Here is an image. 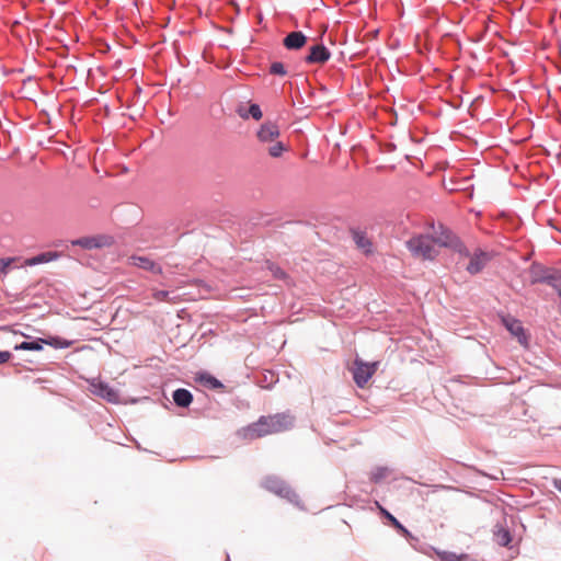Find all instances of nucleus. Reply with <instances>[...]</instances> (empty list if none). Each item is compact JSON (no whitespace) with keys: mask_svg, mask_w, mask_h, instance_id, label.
Listing matches in <instances>:
<instances>
[{"mask_svg":"<svg viewBox=\"0 0 561 561\" xmlns=\"http://www.w3.org/2000/svg\"><path fill=\"white\" fill-rule=\"evenodd\" d=\"M293 424L294 417L288 413L263 415L256 422L240 428L237 436L242 440H254L288 431L293 427Z\"/></svg>","mask_w":561,"mask_h":561,"instance_id":"1","label":"nucleus"},{"mask_svg":"<svg viewBox=\"0 0 561 561\" xmlns=\"http://www.w3.org/2000/svg\"><path fill=\"white\" fill-rule=\"evenodd\" d=\"M407 247L412 255L420 260H433L438 254V250L434 245V241L431 236L427 234L412 237L407 242Z\"/></svg>","mask_w":561,"mask_h":561,"instance_id":"2","label":"nucleus"},{"mask_svg":"<svg viewBox=\"0 0 561 561\" xmlns=\"http://www.w3.org/2000/svg\"><path fill=\"white\" fill-rule=\"evenodd\" d=\"M533 283H546L554 288L561 298V272L534 264L530 268Z\"/></svg>","mask_w":561,"mask_h":561,"instance_id":"3","label":"nucleus"},{"mask_svg":"<svg viewBox=\"0 0 561 561\" xmlns=\"http://www.w3.org/2000/svg\"><path fill=\"white\" fill-rule=\"evenodd\" d=\"M354 365V381L358 387L363 388L376 373L378 362L365 363L357 358L355 359Z\"/></svg>","mask_w":561,"mask_h":561,"instance_id":"4","label":"nucleus"},{"mask_svg":"<svg viewBox=\"0 0 561 561\" xmlns=\"http://www.w3.org/2000/svg\"><path fill=\"white\" fill-rule=\"evenodd\" d=\"M264 486L268 491L282 497H285L290 502H298V495L288 485H286L283 481L278 480L277 478H266L264 481Z\"/></svg>","mask_w":561,"mask_h":561,"instance_id":"5","label":"nucleus"},{"mask_svg":"<svg viewBox=\"0 0 561 561\" xmlns=\"http://www.w3.org/2000/svg\"><path fill=\"white\" fill-rule=\"evenodd\" d=\"M113 243L114 239L110 236L85 237L72 241V244L80 245L81 248L89 250L111 247Z\"/></svg>","mask_w":561,"mask_h":561,"instance_id":"6","label":"nucleus"},{"mask_svg":"<svg viewBox=\"0 0 561 561\" xmlns=\"http://www.w3.org/2000/svg\"><path fill=\"white\" fill-rule=\"evenodd\" d=\"M434 245L437 248H457L459 245L458 239L445 227L439 226L434 236H431Z\"/></svg>","mask_w":561,"mask_h":561,"instance_id":"7","label":"nucleus"},{"mask_svg":"<svg viewBox=\"0 0 561 561\" xmlns=\"http://www.w3.org/2000/svg\"><path fill=\"white\" fill-rule=\"evenodd\" d=\"M503 324L511 332L513 336L523 345H528V334L517 318H501Z\"/></svg>","mask_w":561,"mask_h":561,"instance_id":"8","label":"nucleus"},{"mask_svg":"<svg viewBox=\"0 0 561 561\" xmlns=\"http://www.w3.org/2000/svg\"><path fill=\"white\" fill-rule=\"evenodd\" d=\"M91 392L112 403L118 402L119 399L118 392L115 389L101 381L91 383Z\"/></svg>","mask_w":561,"mask_h":561,"instance_id":"9","label":"nucleus"},{"mask_svg":"<svg viewBox=\"0 0 561 561\" xmlns=\"http://www.w3.org/2000/svg\"><path fill=\"white\" fill-rule=\"evenodd\" d=\"M331 57V53L324 45H314L310 47L309 54L305 57L307 64H319L327 62Z\"/></svg>","mask_w":561,"mask_h":561,"instance_id":"10","label":"nucleus"},{"mask_svg":"<svg viewBox=\"0 0 561 561\" xmlns=\"http://www.w3.org/2000/svg\"><path fill=\"white\" fill-rule=\"evenodd\" d=\"M279 137V128L276 124L267 122L264 123L257 130V138L263 144H271Z\"/></svg>","mask_w":561,"mask_h":561,"instance_id":"11","label":"nucleus"},{"mask_svg":"<svg viewBox=\"0 0 561 561\" xmlns=\"http://www.w3.org/2000/svg\"><path fill=\"white\" fill-rule=\"evenodd\" d=\"M128 263L154 274H162V267L147 256L133 255L128 259Z\"/></svg>","mask_w":561,"mask_h":561,"instance_id":"12","label":"nucleus"},{"mask_svg":"<svg viewBox=\"0 0 561 561\" xmlns=\"http://www.w3.org/2000/svg\"><path fill=\"white\" fill-rule=\"evenodd\" d=\"M307 43V36L302 32H291L284 39L283 45L289 50H298Z\"/></svg>","mask_w":561,"mask_h":561,"instance_id":"13","label":"nucleus"},{"mask_svg":"<svg viewBox=\"0 0 561 561\" xmlns=\"http://www.w3.org/2000/svg\"><path fill=\"white\" fill-rule=\"evenodd\" d=\"M490 261V255L485 252L476 253L471 256L470 262L467 266V271L470 274H477L482 271L485 264Z\"/></svg>","mask_w":561,"mask_h":561,"instance_id":"14","label":"nucleus"},{"mask_svg":"<svg viewBox=\"0 0 561 561\" xmlns=\"http://www.w3.org/2000/svg\"><path fill=\"white\" fill-rule=\"evenodd\" d=\"M173 400L176 405L186 408L192 403L193 396L186 389H178L173 392Z\"/></svg>","mask_w":561,"mask_h":561,"instance_id":"15","label":"nucleus"},{"mask_svg":"<svg viewBox=\"0 0 561 561\" xmlns=\"http://www.w3.org/2000/svg\"><path fill=\"white\" fill-rule=\"evenodd\" d=\"M58 257V254L56 252H45L42 254H38L36 256H33L31 259H27L24 261V265L33 266L42 263L50 262Z\"/></svg>","mask_w":561,"mask_h":561,"instance_id":"16","label":"nucleus"},{"mask_svg":"<svg viewBox=\"0 0 561 561\" xmlns=\"http://www.w3.org/2000/svg\"><path fill=\"white\" fill-rule=\"evenodd\" d=\"M378 505L380 513L391 523V525L397 528L402 535L410 536V531L387 510H385L381 505Z\"/></svg>","mask_w":561,"mask_h":561,"instance_id":"17","label":"nucleus"},{"mask_svg":"<svg viewBox=\"0 0 561 561\" xmlns=\"http://www.w3.org/2000/svg\"><path fill=\"white\" fill-rule=\"evenodd\" d=\"M268 154L273 158H279L285 151H287V147L278 140H275L266 147Z\"/></svg>","mask_w":561,"mask_h":561,"instance_id":"18","label":"nucleus"},{"mask_svg":"<svg viewBox=\"0 0 561 561\" xmlns=\"http://www.w3.org/2000/svg\"><path fill=\"white\" fill-rule=\"evenodd\" d=\"M494 539L500 546L507 547L512 540V537L507 529L500 527L494 531Z\"/></svg>","mask_w":561,"mask_h":561,"instance_id":"19","label":"nucleus"},{"mask_svg":"<svg viewBox=\"0 0 561 561\" xmlns=\"http://www.w3.org/2000/svg\"><path fill=\"white\" fill-rule=\"evenodd\" d=\"M266 267L271 272V274L274 278L282 279L285 282H287L289 279L287 273L283 268H280L278 265H276L272 262H267Z\"/></svg>","mask_w":561,"mask_h":561,"instance_id":"20","label":"nucleus"},{"mask_svg":"<svg viewBox=\"0 0 561 561\" xmlns=\"http://www.w3.org/2000/svg\"><path fill=\"white\" fill-rule=\"evenodd\" d=\"M45 341L38 340L33 342H22L19 345H15V350H23V351H41L43 348L42 343Z\"/></svg>","mask_w":561,"mask_h":561,"instance_id":"21","label":"nucleus"},{"mask_svg":"<svg viewBox=\"0 0 561 561\" xmlns=\"http://www.w3.org/2000/svg\"><path fill=\"white\" fill-rule=\"evenodd\" d=\"M199 380L207 387L209 388H213V389H217V388H221L222 387V383L215 377L210 376V375H203L201 376Z\"/></svg>","mask_w":561,"mask_h":561,"instance_id":"22","label":"nucleus"},{"mask_svg":"<svg viewBox=\"0 0 561 561\" xmlns=\"http://www.w3.org/2000/svg\"><path fill=\"white\" fill-rule=\"evenodd\" d=\"M356 244L365 253H369L371 251V242L364 236H356Z\"/></svg>","mask_w":561,"mask_h":561,"instance_id":"23","label":"nucleus"},{"mask_svg":"<svg viewBox=\"0 0 561 561\" xmlns=\"http://www.w3.org/2000/svg\"><path fill=\"white\" fill-rule=\"evenodd\" d=\"M270 72L272 75H277V76H285L287 73L285 70V66L279 61L273 62L271 65Z\"/></svg>","mask_w":561,"mask_h":561,"instance_id":"24","label":"nucleus"},{"mask_svg":"<svg viewBox=\"0 0 561 561\" xmlns=\"http://www.w3.org/2000/svg\"><path fill=\"white\" fill-rule=\"evenodd\" d=\"M16 261V257L0 259V272L7 273L10 266Z\"/></svg>","mask_w":561,"mask_h":561,"instance_id":"25","label":"nucleus"},{"mask_svg":"<svg viewBox=\"0 0 561 561\" xmlns=\"http://www.w3.org/2000/svg\"><path fill=\"white\" fill-rule=\"evenodd\" d=\"M249 116H252L255 121H260L263 116L262 111L257 104H251L249 107Z\"/></svg>","mask_w":561,"mask_h":561,"instance_id":"26","label":"nucleus"},{"mask_svg":"<svg viewBox=\"0 0 561 561\" xmlns=\"http://www.w3.org/2000/svg\"><path fill=\"white\" fill-rule=\"evenodd\" d=\"M438 557L442 561H459L458 556L453 552H442Z\"/></svg>","mask_w":561,"mask_h":561,"instance_id":"27","label":"nucleus"},{"mask_svg":"<svg viewBox=\"0 0 561 561\" xmlns=\"http://www.w3.org/2000/svg\"><path fill=\"white\" fill-rule=\"evenodd\" d=\"M153 297H154L158 301H165V300H168L169 291H165V290H159V291H156V293L153 294Z\"/></svg>","mask_w":561,"mask_h":561,"instance_id":"28","label":"nucleus"},{"mask_svg":"<svg viewBox=\"0 0 561 561\" xmlns=\"http://www.w3.org/2000/svg\"><path fill=\"white\" fill-rule=\"evenodd\" d=\"M11 358V353L8 351H0V364L7 363Z\"/></svg>","mask_w":561,"mask_h":561,"instance_id":"29","label":"nucleus"},{"mask_svg":"<svg viewBox=\"0 0 561 561\" xmlns=\"http://www.w3.org/2000/svg\"><path fill=\"white\" fill-rule=\"evenodd\" d=\"M237 112H238L239 116L244 118V119L249 117V111L245 112L242 107L238 108Z\"/></svg>","mask_w":561,"mask_h":561,"instance_id":"30","label":"nucleus"},{"mask_svg":"<svg viewBox=\"0 0 561 561\" xmlns=\"http://www.w3.org/2000/svg\"><path fill=\"white\" fill-rule=\"evenodd\" d=\"M553 486H554L558 491H560V492H561V480L556 479V480L553 481Z\"/></svg>","mask_w":561,"mask_h":561,"instance_id":"31","label":"nucleus"}]
</instances>
